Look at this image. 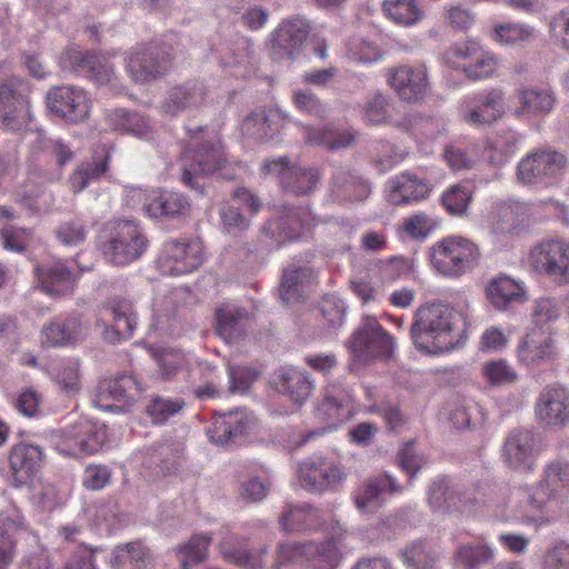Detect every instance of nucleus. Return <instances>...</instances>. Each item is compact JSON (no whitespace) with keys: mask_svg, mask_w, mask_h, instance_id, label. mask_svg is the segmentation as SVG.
<instances>
[{"mask_svg":"<svg viewBox=\"0 0 569 569\" xmlns=\"http://www.w3.org/2000/svg\"><path fill=\"white\" fill-rule=\"evenodd\" d=\"M346 346L353 359L362 365L392 358L396 342L373 317H365L352 332Z\"/></svg>","mask_w":569,"mask_h":569,"instance_id":"nucleus-4","label":"nucleus"},{"mask_svg":"<svg viewBox=\"0 0 569 569\" xmlns=\"http://www.w3.org/2000/svg\"><path fill=\"white\" fill-rule=\"evenodd\" d=\"M528 220L526 209L522 206H503L498 210L497 218L492 222L495 234H517L522 230Z\"/></svg>","mask_w":569,"mask_h":569,"instance_id":"nucleus-43","label":"nucleus"},{"mask_svg":"<svg viewBox=\"0 0 569 569\" xmlns=\"http://www.w3.org/2000/svg\"><path fill=\"white\" fill-rule=\"evenodd\" d=\"M278 113L272 110L266 111L261 109L253 111L243 119L241 124L242 133L259 141L272 139L278 132Z\"/></svg>","mask_w":569,"mask_h":569,"instance_id":"nucleus-37","label":"nucleus"},{"mask_svg":"<svg viewBox=\"0 0 569 569\" xmlns=\"http://www.w3.org/2000/svg\"><path fill=\"white\" fill-rule=\"evenodd\" d=\"M531 267L559 283L569 282V242L559 239H545L530 251Z\"/></svg>","mask_w":569,"mask_h":569,"instance_id":"nucleus-7","label":"nucleus"},{"mask_svg":"<svg viewBox=\"0 0 569 569\" xmlns=\"http://www.w3.org/2000/svg\"><path fill=\"white\" fill-rule=\"evenodd\" d=\"M486 296L490 305L500 311L513 308L528 300L522 283L508 276H499L490 280L486 287Z\"/></svg>","mask_w":569,"mask_h":569,"instance_id":"nucleus-25","label":"nucleus"},{"mask_svg":"<svg viewBox=\"0 0 569 569\" xmlns=\"http://www.w3.org/2000/svg\"><path fill=\"white\" fill-rule=\"evenodd\" d=\"M459 316L441 302L420 306L410 328L415 346L427 353L438 355L455 349L459 343L456 332Z\"/></svg>","mask_w":569,"mask_h":569,"instance_id":"nucleus-1","label":"nucleus"},{"mask_svg":"<svg viewBox=\"0 0 569 569\" xmlns=\"http://www.w3.org/2000/svg\"><path fill=\"white\" fill-rule=\"evenodd\" d=\"M388 81L399 97L407 102L418 101L428 89L426 71L408 66H401L390 71Z\"/></svg>","mask_w":569,"mask_h":569,"instance_id":"nucleus-26","label":"nucleus"},{"mask_svg":"<svg viewBox=\"0 0 569 569\" xmlns=\"http://www.w3.org/2000/svg\"><path fill=\"white\" fill-rule=\"evenodd\" d=\"M272 388L300 408L312 395L315 383L310 376L295 367H281L272 376Z\"/></svg>","mask_w":569,"mask_h":569,"instance_id":"nucleus-15","label":"nucleus"},{"mask_svg":"<svg viewBox=\"0 0 569 569\" xmlns=\"http://www.w3.org/2000/svg\"><path fill=\"white\" fill-rule=\"evenodd\" d=\"M559 358L555 335L542 329H532L517 346V359L527 368L551 366Z\"/></svg>","mask_w":569,"mask_h":569,"instance_id":"nucleus-11","label":"nucleus"},{"mask_svg":"<svg viewBox=\"0 0 569 569\" xmlns=\"http://www.w3.org/2000/svg\"><path fill=\"white\" fill-rule=\"evenodd\" d=\"M288 563L307 565V541H283L277 546L276 557L270 569H281Z\"/></svg>","mask_w":569,"mask_h":569,"instance_id":"nucleus-53","label":"nucleus"},{"mask_svg":"<svg viewBox=\"0 0 569 569\" xmlns=\"http://www.w3.org/2000/svg\"><path fill=\"white\" fill-rule=\"evenodd\" d=\"M566 157L557 151H536L523 158L518 166V177L525 183H535L555 177L566 166Z\"/></svg>","mask_w":569,"mask_h":569,"instance_id":"nucleus-18","label":"nucleus"},{"mask_svg":"<svg viewBox=\"0 0 569 569\" xmlns=\"http://www.w3.org/2000/svg\"><path fill=\"white\" fill-rule=\"evenodd\" d=\"M109 162V154L106 153L100 159L81 164L70 177V183L74 192H80L89 186L92 180L102 177Z\"/></svg>","mask_w":569,"mask_h":569,"instance_id":"nucleus-50","label":"nucleus"},{"mask_svg":"<svg viewBox=\"0 0 569 569\" xmlns=\"http://www.w3.org/2000/svg\"><path fill=\"white\" fill-rule=\"evenodd\" d=\"M202 260V243L182 238L164 242L159 263L164 272L177 276L193 271Z\"/></svg>","mask_w":569,"mask_h":569,"instance_id":"nucleus-12","label":"nucleus"},{"mask_svg":"<svg viewBox=\"0 0 569 569\" xmlns=\"http://www.w3.org/2000/svg\"><path fill=\"white\" fill-rule=\"evenodd\" d=\"M98 53L93 51H83L78 47H68L60 57V66L64 70L86 73L93 63Z\"/></svg>","mask_w":569,"mask_h":569,"instance_id":"nucleus-59","label":"nucleus"},{"mask_svg":"<svg viewBox=\"0 0 569 569\" xmlns=\"http://www.w3.org/2000/svg\"><path fill=\"white\" fill-rule=\"evenodd\" d=\"M569 493V462L556 460L546 469L543 479L539 481L530 496V503L541 508L551 499H563Z\"/></svg>","mask_w":569,"mask_h":569,"instance_id":"nucleus-14","label":"nucleus"},{"mask_svg":"<svg viewBox=\"0 0 569 569\" xmlns=\"http://www.w3.org/2000/svg\"><path fill=\"white\" fill-rule=\"evenodd\" d=\"M248 312L229 303H223L216 309V333L230 343L242 332V321Z\"/></svg>","mask_w":569,"mask_h":569,"instance_id":"nucleus-38","label":"nucleus"},{"mask_svg":"<svg viewBox=\"0 0 569 569\" xmlns=\"http://www.w3.org/2000/svg\"><path fill=\"white\" fill-rule=\"evenodd\" d=\"M1 127L12 133L24 130L32 120L30 106H1Z\"/></svg>","mask_w":569,"mask_h":569,"instance_id":"nucleus-56","label":"nucleus"},{"mask_svg":"<svg viewBox=\"0 0 569 569\" xmlns=\"http://www.w3.org/2000/svg\"><path fill=\"white\" fill-rule=\"evenodd\" d=\"M211 540V535L197 533L174 547L173 552L180 561V568L191 569L193 566L206 561Z\"/></svg>","mask_w":569,"mask_h":569,"instance_id":"nucleus-40","label":"nucleus"},{"mask_svg":"<svg viewBox=\"0 0 569 569\" xmlns=\"http://www.w3.org/2000/svg\"><path fill=\"white\" fill-rule=\"evenodd\" d=\"M385 14L398 24L411 26L422 19V11L417 0H385Z\"/></svg>","mask_w":569,"mask_h":569,"instance_id":"nucleus-46","label":"nucleus"},{"mask_svg":"<svg viewBox=\"0 0 569 569\" xmlns=\"http://www.w3.org/2000/svg\"><path fill=\"white\" fill-rule=\"evenodd\" d=\"M268 552V546H263L256 551L234 548L223 551L222 555L227 561L241 569H264V558Z\"/></svg>","mask_w":569,"mask_h":569,"instance_id":"nucleus-54","label":"nucleus"},{"mask_svg":"<svg viewBox=\"0 0 569 569\" xmlns=\"http://www.w3.org/2000/svg\"><path fill=\"white\" fill-rule=\"evenodd\" d=\"M183 453L184 445L181 441H166L151 450L148 462L159 468L163 476L171 475L179 470Z\"/></svg>","mask_w":569,"mask_h":569,"instance_id":"nucleus-39","label":"nucleus"},{"mask_svg":"<svg viewBox=\"0 0 569 569\" xmlns=\"http://www.w3.org/2000/svg\"><path fill=\"white\" fill-rule=\"evenodd\" d=\"M428 503L440 513L462 512L461 492L451 486L446 478L435 479L428 489Z\"/></svg>","mask_w":569,"mask_h":569,"instance_id":"nucleus-34","label":"nucleus"},{"mask_svg":"<svg viewBox=\"0 0 569 569\" xmlns=\"http://www.w3.org/2000/svg\"><path fill=\"white\" fill-rule=\"evenodd\" d=\"M371 192L369 182L348 167L336 168L330 193L339 202L363 201Z\"/></svg>","mask_w":569,"mask_h":569,"instance_id":"nucleus-23","label":"nucleus"},{"mask_svg":"<svg viewBox=\"0 0 569 569\" xmlns=\"http://www.w3.org/2000/svg\"><path fill=\"white\" fill-rule=\"evenodd\" d=\"M8 460L13 485L21 487L32 480L40 470L44 453L37 445L20 442L10 449Z\"/></svg>","mask_w":569,"mask_h":569,"instance_id":"nucleus-17","label":"nucleus"},{"mask_svg":"<svg viewBox=\"0 0 569 569\" xmlns=\"http://www.w3.org/2000/svg\"><path fill=\"white\" fill-rule=\"evenodd\" d=\"M202 131V127L188 129L190 142L181 159L182 183L201 196L204 194V178L220 170L226 162L221 143L213 138L201 140Z\"/></svg>","mask_w":569,"mask_h":569,"instance_id":"nucleus-2","label":"nucleus"},{"mask_svg":"<svg viewBox=\"0 0 569 569\" xmlns=\"http://www.w3.org/2000/svg\"><path fill=\"white\" fill-rule=\"evenodd\" d=\"M315 278V271L308 266H288L282 273L279 287L280 299L288 306L299 303L306 298V286Z\"/></svg>","mask_w":569,"mask_h":569,"instance_id":"nucleus-31","label":"nucleus"},{"mask_svg":"<svg viewBox=\"0 0 569 569\" xmlns=\"http://www.w3.org/2000/svg\"><path fill=\"white\" fill-rule=\"evenodd\" d=\"M431 186L411 173H402L390 182L388 201L400 206L412 201H420L428 197Z\"/></svg>","mask_w":569,"mask_h":569,"instance_id":"nucleus-33","label":"nucleus"},{"mask_svg":"<svg viewBox=\"0 0 569 569\" xmlns=\"http://www.w3.org/2000/svg\"><path fill=\"white\" fill-rule=\"evenodd\" d=\"M141 391V385L134 376L120 375L99 386L97 401L104 408L112 407L111 405L104 403L109 398L122 402L123 405H131L139 399Z\"/></svg>","mask_w":569,"mask_h":569,"instance_id":"nucleus-32","label":"nucleus"},{"mask_svg":"<svg viewBox=\"0 0 569 569\" xmlns=\"http://www.w3.org/2000/svg\"><path fill=\"white\" fill-rule=\"evenodd\" d=\"M109 310L112 315L111 326L102 320L97 321V326L103 328V339L110 343L129 339L137 326L132 303L126 299H113L109 303Z\"/></svg>","mask_w":569,"mask_h":569,"instance_id":"nucleus-22","label":"nucleus"},{"mask_svg":"<svg viewBox=\"0 0 569 569\" xmlns=\"http://www.w3.org/2000/svg\"><path fill=\"white\" fill-rule=\"evenodd\" d=\"M505 112L503 92L491 89L479 93L473 99V106L465 114V120L475 126L491 124Z\"/></svg>","mask_w":569,"mask_h":569,"instance_id":"nucleus-28","label":"nucleus"},{"mask_svg":"<svg viewBox=\"0 0 569 569\" xmlns=\"http://www.w3.org/2000/svg\"><path fill=\"white\" fill-rule=\"evenodd\" d=\"M254 423V417L244 409H234L217 417L207 435L211 442L226 446L248 432Z\"/></svg>","mask_w":569,"mask_h":569,"instance_id":"nucleus-19","label":"nucleus"},{"mask_svg":"<svg viewBox=\"0 0 569 569\" xmlns=\"http://www.w3.org/2000/svg\"><path fill=\"white\" fill-rule=\"evenodd\" d=\"M492 557V549L485 545L462 546L457 551V558L466 569H478L488 563Z\"/></svg>","mask_w":569,"mask_h":569,"instance_id":"nucleus-61","label":"nucleus"},{"mask_svg":"<svg viewBox=\"0 0 569 569\" xmlns=\"http://www.w3.org/2000/svg\"><path fill=\"white\" fill-rule=\"evenodd\" d=\"M184 407L182 399H169L160 396L154 397L147 406L146 411L154 423H163L170 417L177 415Z\"/></svg>","mask_w":569,"mask_h":569,"instance_id":"nucleus-58","label":"nucleus"},{"mask_svg":"<svg viewBox=\"0 0 569 569\" xmlns=\"http://www.w3.org/2000/svg\"><path fill=\"white\" fill-rule=\"evenodd\" d=\"M144 209L150 217L170 219L186 216L190 204L182 194L166 191L154 196Z\"/></svg>","mask_w":569,"mask_h":569,"instance_id":"nucleus-36","label":"nucleus"},{"mask_svg":"<svg viewBox=\"0 0 569 569\" xmlns=\"http://www.w3.org/2000/svg\"><path fill=\"white\" fill-rule=\"evenodd\" d=\"M536 413L549 426L569 423V389L561 383L546 386L536 403Z\"/></svg>","mask_w":569,"mask_h":569,"instance_id":"nucleus-16","label":"nucleus"},{"mask_svg":"<svg viewBox=\"0 0 569 569\" xmlns=\"http://www.w3.org/2000/svg\"><path fill=\"white\" fill-rule=\"evenodd\" d=\"M103 231V256L116 266H126L139 259L148 247V239L134 220L109 221Z\"/></svg>","mask_w":569,"mask_h":569,"instance_id":"nucleus-3","label":"nucleus"},{"mask_svg":"<svg viewBox=\"0 0 569 569\" xmlns=\"http://www.w3.org/2000/svg\"><path fill=\"white\" fill-rule=\"evenodd\" d=\"M482 373L491 386L513 383L518 379L516 370L503 359L486 362Z\"/></svg>","mask_w":569,"mask_h":569,"instance_id":"nucleus-60","label":"nucleus"},{"mask_svg":"<svg viewBox=\"0 0 569 569\" xmlns=\"http://www.w3.org/2000/svg\"><path fill=\"white\" fill-rule=\"evenodd\" d=\"M496 57L482 49L480 54H478L472 62L462 64V70L469 79L480 80L490 77L496 70Z\"/></svg>","mask_w":569,"mask_h":569,"instance_id":"nucleus-62","label":"nucleus"},{"mask_svg":"<svg viewBox=\"0 0 569 569\" xmlns=\"http://www.w3.org/2000/svg\"><path fill=\"white\" fill-rule=\"evenodd\" d=\"M361 110L363 120L372 126L387 123L392 118L390 99L380 92L369 96Z\"/></svg>","mask_w":569,"mask_h":569,"instance_id":"nucleus-48","label":"nucleus"},{"mask_svg":"<svg viewBox=\"0 0 569 569\" xmlns=\"http://www.w3.org/2000/svg\"><path fill=\"white\" fill-rule=\"evenodd\" d=\"M42 343L66 347L78 343L84 336L83 323L78 316L56 318L42 329Z\"/></svg>","mask_w":569,"mask_h":569,"instance_id":"nucleus-29","label":"nucleus"},{"mask_svg":"<svg viewBox=\"0 0 569 569\" xmlns=\"http://www.w3.org/2000/svg\"><path fill=\"white\" fill-rule=\"evenodd\" d=\"M493 33L499 43L517 44L530 41L535 29L528 24L508 22L495 26Z\"/></svg>","mask_w":569,"mask_h":569,"instance_id":"nucleus-57","label":"nucleus"},{"mask_svg":"<svg viewBox=\"0 0 569 569\" xmlns=\"http://www.w3.org/2000/svg\"><path fill=\"white\" fill-rule=\"evenodd\" d=\"M472 199V192L467 183H457L448 188L441 197V204L451 216H463Z\"/></svg>","mask_w":569,"mask_h":569,"instance_id":"nucleus-51","label":"nucleus"},{"mask_svg":"<svg viewBox=\"0 0 569 569\" xmlns=\"http://www.w3.org/2000/svg\"><path fill=\"white\" fill-rule=\"evenodd\" d=\"M315 220L309 207L284 204L279 216L262 227V232L281 246L301 238L313 227Z\"/></svg>","mask_w":569,"mask_h":569,"instance_id":"nucleus-10","label":"nucleus"},{"mask_svg":"<svg viewBox=\"0 0 569 569\" xmlns=\"http://www.w3.org/2000/svg\"><path fill=\"white\" fill-rule=\"evenodd\" d=\"M207 93L208 88L203 81L189 80L170 90L162 108L171 116L193 110L204 103Z\"/></svg>","mask_w":569,"mask_h":569,"instance_id":"nucleus-24","label":"nucleus"},{"mask_svg":"<svg viewBox=\"0 0 569 569\" xmlns=\"http://www.w3.org/2000/svg\"><path fill=\"white\" fill-rule=\"evenodd\" d=\"M352 406L351 392L341 385H329L323 398L318 403L316 417L326 422H336L350 413Z\"/></svg>","mask_w":569,"mask_h":569,"instance_id":"nucleus-30","label":"nucleus"},{"mask_svg":"<svg viewBox=\"0 0 569 569\" xmlns=\"http://www.w3.org/2000/svg\"><path fill=\"white\" fill-rule=\"evenodd\" d=\"M104 441V430L88 419L80 418L59 431L57 446L67 456L80 457L96 453Z\"/></svg>","mask_w":569,"mask_h":569,"instance_id":"nucleus-9","label":"nucleus"},{"mask_svg":"<svg viewBox=\"0 0 569 569\" xmlns=\"http://www.w3.org/2000/svg\"><path fill=\"white\" fill-rule=\"evenodd\" d=\"M542 569H569V543L557 541L549 547L542 558Z\"/></svg>","mask_w":569,"mask_h":569,"instance_id":"nucleus-64","label":"nucleus"},{"mask_svg":"<svg viewBox=\"0 0 569 569\" xmlns=\"http://www.w3.org/2000/svg\"><path fill=\"white\" fill-rule=\"evenodd\" d=\"M400 490L401 488L393 477L388 473L380 475L366 482L362 493L356 497V506L359 510L366 511L369 505L379 499L382 495L393 493Z\"/></svg>","mask_w":569,"mask_h":569,"instance_id":"nucleus-42","label":"nucleus"},{"mask_svg":"<svg viewBox=\"0 0 569 569\" xmlns=\"http://www.w3.org/2000/svg\"><path fill=\"white\" fill-rule=\"evenodd\" d=\"M537 451L535 433L523 428L511 430L503 443V457L513 469L532 470Z\"/></svg>","mask_w":569,"mask_h":569,"instance_id":"nucleus-21","label":"nucleus"},{"mask_svg":"<svg viewBox=\"0 0 569 569\" xmlns=\"http://www.w3.org/2000/svg\"><path fill=\"white\" fill-rule=\"evenodd\" d=\"M262 170L278 176L281 188L293 196H309L320 182V171L315 167L290 163L287 157L266 160Z\"/></svg>","mask_w":569,"mask_h":569,"instance_id":"nucleus-8","label":"nucleus"},{"mask_svg":"<svg viewBox=\"0 0 569 569\" xmlns=\"http://www.w3.org/2000/svg\"><path fill=\"white\" fill-rule=\"evenodd\" d=\"M71 282V271L61 262L49 268L42 279L43 289L51 295H64L70 291Z\"/></svg>","mask_w":569,"mask_h":569,"instance_id":"nucleus-55","label":"nucleus"},{"mask_svg":"<svg viewBox=\"0 0 569 569\" xmlns=\"http://www.w3.org/2000/svg\"><path fill=\"white\" fill-rule=\"evenodd\" d=\"M169 52L156 43L133 48L126 57V69L137 83L157 80L170 70Z\"/></svg>","mask_w":569,"mask_h":569,"instance_id":"nucleus-6","label":"nucleus"},{"mask_svg":"<svg viewBox=\"0 0 569 569\" xmlns=\"http://www.w3.org/2000/svg\"><path fill=\"white\" fill-rule=\"evenodd\" d=\"M299 478L305 489L319 493L339 482L341 472L337 466L320 459L301 463Z\"/></svg>","mask_w":569,"mask_h":569,"instance_id":"nucleus-27","label":"nucleus"},{"mask_svg":"<svg viewBox=\"0 0 569 569\" xmlns=\"http://www.w3.org/2000/svg\"><path fill=\"white\" fill-rule=\"evenodd\" d=\"M111 563L116 569H153L152 555L140 541L117 546Z\"/></svg>","mask_w":569,"mask_h":569,"instance_id":"nucleus-35","label":"nucleus"},{"mask_svg":"<svg viewBox=\"0 0 569 569\" xmlns=\"http://www.w3.org/2000/svg\"><path fill=\"white\" fill-rule=\"evenodd\" d=\"M403 562L411 569H431L438 553L426 541L418 540L402 550Z\"/></svg>","mask_w":569,"mask_h":569,"instance_id":"nucleus-49","label":"nucleus"},{"mask_svg":"<svg viewBox=\"0 0 569 569\" xmlns=\"http://www.w3.org/2000/svg\"><path fill=\"white\" fill-rule=\"evenodd\" d=\"M340 558V551L333 539L322 542L307 541V565L312 569H335Z\"/></svg>","mask_w":569,"mask_h":569,"instance_id":"nucleus-41","label":"nucleus"},{"mask_svg":"<svg viewBox=\"0 0 569 569\" xmlns=\"http://www.w3.org/2000/svg\"><path fill=\"white\" fill-rule=\"evenodd\" d=\"M110 121L116 130L134 136H143L149 130L148 119L136 111L118 109L112 113Z\"/></svg>","mask_w":569,"mask_h":569,"instance_id":"nucleus-52","label":"nucleus"},{"mask_svg":"<svg viewBox=\"0 0 569 569\" xmlns=\"http://www.w3.org/2000/svg\"><path fill=\"white\" fill-rule=\"evenodd\" d=\"M46 100L51 112L71 123L83 121L90 111V100L87 93L73 86L51 88Z\"/></svg>","mask_w":569,"mask_h":569,"instance_id":"nucleus-13","label":"nucleus"},{"mask_svg":"<svg viewBox=\"0 0 569 569\" xmlns=\"http://www.w3.org/2000/svg\"><path fill=\"white\" fill-rule=\"evenodd\" d=\"M319 518V510L308 503L286 506L279 523L283 530H293L302 526L312 527L315 520Z\"/></svg>","mask_w":569,"mask_h":569,"instance_id":"nucleus-47","label":"nucleus"},{"mask_svg":"<svg viewBox=\"0 0 569 569\" xmlns=\"http://www.w3.org/2000/svg\"><path fill=\"white\" fill-rule=\"evenodd\" d=\"M88 234L87 224L78 219L60 223L57 229V238L66 246H80Z\"/></svg>","mask_w":569,"mask_h":569,"instance_id":"nucleus-63","label":"nucleus"},{"mask_svg":"<svg viewBox=\"0 0 569 569\" xmlns=\"http://www.w3.org/2000/svg\"><path fill=\"white\" fill-rule=\"evenodd\" d=\"M478 247L462 237H447L430 249L433 268L446 277H460L470 271L479 259Z\"/></svg>","mask_w":569,"mask_h":569,"instance_id":"nucleus-5","label":"nucleus"},{"mask_svg":"<svg viewBox=\"0 0 569 569\" xmlns=\"http://www.w3.org/2000/svg\"><path fill=\"white\" fill-rule=\"evenodd\" d=\"M30 87L27 80L19 76H7L0 79L1 106H30Z\"/></svg>","mask_w":569,"mask_h":569,"instance_id":"nucleus-44","label":"nucleus"},{"mask_svg":"<svg viewBox=\"0 0 569 569\" xmlns=\"http://www.w3.org/2000/svg\"><path fill=\"white\" fill-rule=\"evenodd\" d=\"M517 99L523 112L535 114L548 113L556 102L551 91L540 88L520 89L517 92Z\"/></svg>","mask_w":569,"mask_h":569,"instance_id":"nucleus-45","label":"nucleus"},{"mask_svg":"<svg viewBox=\"0 0 569 569\" xmlns=\"http://www.w3.org/2000/svg\"><path fill=\"white\" fill-rule=\"evenodd\" d=\"M309 30V24L300 19L282 22L273 32L272 57L279 60L295 59L301 52Z\"/></svg>","mask_w":569,"mask_h":569,"instance_id":"nucleus-20","label":"nucleus"}]
</instances>
